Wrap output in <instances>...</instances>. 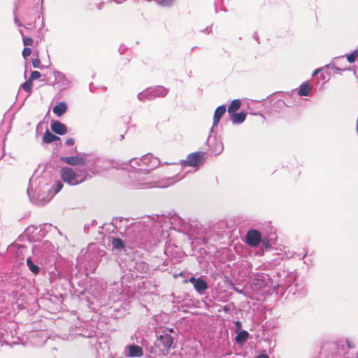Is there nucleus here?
<instances>
[{
	"label": "nucleus",
	"mask_w": 358,
	"mask_h": 358,
	"mask_svg": "<svg viewBox=\"0 0 358 358\" xmlns=\"http://www.w3.org/2000/svg\"><path fill=\"white\" fill-rule=\"evenodd\" d=\"M86 174L79 175L71 168L64 166L60 169V177L62 180L70 185H77L86 180Z\"/></svg>",
	"instance_id": "1"
},
{
	"label": "nucleus",
	"mask_w": 358,
	"mask_h": 358,
	"mask_svg": "<svg viewBox=\"0 0 358 358\" xmlns=\"http://www.w3.org/2000/svg\"><path fill=\"white\" fill-rule=\"evenodd\" d=\"M206 153L204 152H196L187 155L184 161L185 166L196 167L203 164L205 162Z\"/></svg>",
	"instance_id": "2"
},
{
	"label": "nucleus",
	"mask_w": 358,
	"mask_h": 358,
	"mask_svg": "<svg viewBox=\"0 0 358 358\" xmlns=\"http://www.w3.org/2000/svg\"><path fill=\"white\" fill-rule=\"evenodd\" d=\"M173 343V338L167 331L164 330L157 338V346L162 352H168Z\"/></svg>",
	"instance_id": "3"
},
{
	"label": "nucleus",
	"mask_w": 358,
	"mask_h": 358,
	"mask_svg": "<svg viewBox=\"0 0 358 358\" xmlns=\"http://www.w3.org/2000/svg\"><path fill=\"white\" fill-rule=\"evenodd\" d=\"M261 234L259 231L256 229H252L248 231L245 240L247 244L250 247H256L257 246L261 241Z\"/></svg>",
	"instance_id": "4"
},
{
	"label": "nucleus",
	"mask_w": 358,
	"mask_h": 358,
	"mask_svg": "<svg viewBox=\"0 0 358 358\" xmlns=\"http://www.w3.org/2000/svg\"><path fill=\"white\" fill-rule=\"evenodd\" d=\"M189 282L193 284L194 288L199 293H202L208 289L206 281L201 278H195L192 277L189 278Z\"/></svg>",
	"instance_id": "5"
},
{
	"label": "nucleus",
	"mask_w": 358,
	"mask_h": 358,
	"mask_svg": "<svg viewBox=\"0 0 358 358\" xmlns=\"http://www.w3.org/2000/svg\"><path fill=\"white\" fill-rule=\"evenodd\" d=\"M61 160L71 166H83L86 164V159L79 156L63 157Z\"/></svg>",
	"instance_id": "6"
},
{
	"label": "nucleus",
	"mask_w": 358,
	"mask_h": 358,
	"mask_svg": "<svg viewBox=\"0 0 358 358\" xmlns=\"http://www.w3.org/2000/svg\"><path fill=\"white\" fill-rule=\"evenodd\" d=\"M51 129L55 133L59 135H64L67 132L66 125L57 120L52 121Z\"/></svg>",
	"instance_id": "7"
},
{
	"label": "nucleus",
	"mask_w": 358,
	"mask_h": 358,
	"mask_svg": "<svg viewBox=\"0 0 358 358\" xmlns=\"http://www.w3.org/2000/svg\"><path fill=\"white\" fill-rule=\"evenodd\" d=\"M129 357H140L143 356V349L141 347L136 345H131L129 347Z\"/></svg>",
	"instance_id": "8"
},
{
	"label": "nucleus",
	"mask_w": 358,
	"mask_h": 358,
	"mask_svg": "<svg viewBox=\"0 0 358 358\" xmlns=\"http://www.w3.org/2000/svg\"><path fill=\"white\" fill-rule=\"evenodd\" d=\"M226 112V108L224 106H220L215 109L213 116V125H217L220 118Z\"/></svg>",
	"instance_id": "9"
},
{
	"label": "nucleus",
	"mask_w": 358,
	"mask_h": 358,
	"mask_svg": "<svg viewBox=\"0 0 358 358\" xmlns=\"http://www.w3.org/2000/svg\"><path fill=\"white\" fill-rule=\"evenodd\" d=\"M312 90V85L308 82L303 83L300 85L299 90L297 92L299 96H308Z\"/></svg>",
	"instance_id": "10"
},
{
	"label": "nucleus",
	"mask_w": 358,
	"mask_h": 358,
	"mask_svg": "<svg viewBox=\"0 0 358 358\" xmlns=\"http://www.w3.org/2000/svg\"><path fill=\"white\" fill-rule=\"evenodd\" d=\"M67 110V106L65 103L61 102L53 108V113L60 117Z\"/></svg>",
	"instance_id": "11"
},
{
	"label": "nucleus",
	"mask_w": 358,
	"mask_h": 358,
	"mask_svg": "<svg viewBox=\"0 0 358 358\" xmlns=\"http://www.w3.org/2000/svg\"><path fill=\"white\" fill-rule=\"evenodd\" d=\"M249 338V334L247 331L243 330L239 331L236 336V341L240 344H244Z\"/></svg>",
	"instance_id": "12"
},
{
	"label": "nucleus",
	"mask_w": 358,
	"mask_h": 358,
	"mask_svg": "<svg viewBox=\"0 0 358 358\" xmlns=\"http://www.w3.org/2000/svg\"><path fill=\"white\" fill-rule=\"evenodd\" d=\"M59 137L54 135L48 130H46V131L44 133L43 136V141L45 143H50L53 141H56L57 140H59Z\"/></svg>",
	"instance_id": "13"
},
{
	"label": "nucleus",
	"mask_w": 358,
	"mask_h": 358,
	"mask_svg": "<svg viewBox=\"0 0 358 358\" xmlns=\"http://www.w3.org/2000/svg\"><path fill=\"white\" fill-rule=\"evenodd\" d=\"M241 106V101L239 99H234L231 101L228 107L227 111L229 113H234L237 111Z\"/></svg>",
	"instance_id": "14"
},
{
	"label": "nucleus",
	"mask_w": 358,
	"mask_h": 358,
	"mask_svg": "<svg viewBox=\"0 0 358 358\" xmlns=\"http://www.w3.org/2000/svg\"><path fill=\"white\" fill-rule=\"evenodd\" d=\"M246 117V113L244 112H241L238 113H233L231 115V121L233 123H241L243 122Z\"/></svg>",
	"instance_id": "15"
},
{
	"label": "nucleus",
	"mask_w": 358,
	"mask_h": 358,
	"mask_svg": "<svg viewBox=\"0 0 358 358\" xmlns=\"http://www.w3.org/2000/svg\"><path fill=\"white\" fill-rule=\"evenodd\" d=\"M154 96H164L167 94V90L162 86L157 87L150 91Z\"/></svg>",
	"instance_id": "16"
},
{
	"label": "nucleus",
	"mask_w": 358,
	"mask_h": 358,
	"mask_svg": "<svg viewBox=\"0 0 358 358\" xmlns=\"http://www.w3.org/2000/svg\"><path fill=\"white\" fill-rule=\"evenodd\" d=\"M29 269L34 274L39 273V267L34 264L30 258H27L26 261Z\"/></svg>",
	"instance_id": "17"
},
{
	"label": "nucleus",
	"mask_w": 358,
	"mask_h": 358,
	"mask_svg": "<svg viewBox=\"0 0 358 358\" xmlns=\"http://www.w3.org/2000/svg\"><path fill=\"white\" fill-rule=\"evenodd\" d=\"M112 245L115 249H122L124 247V243L120 238H114L112 241Z\"/></svg>",
	"instance_id": "18"
},
{
	"label": "nucleus",
	"mask_w": 358,
	"mask_h": 358,
	"mask_svg": "<svg viewBox=\"0 0 358 358\" xmlns=\"http://www.w3.org/2000/svg\"><path fill=\"white\" fill-rule=\"evenodd\" d=\"M33 80L28 79L25 83L22 85V89L29 94L32 92Z\"/></svg>",
	"instance_id": "19"
},
{
	"label": "nucleus",
	"mask_w": 358,
	"mask_h": 358,
	"mask_svg": "<svg viewBox=\"0 0 358 358\" xmlns=\"http://www.w3.org/2000/svg\"><path fill=\"white\" fill-rule=\"evenodd\" d=\"M358 57V50L353 51L351 54L347 55V60L349 63H353Z\"/></svg>",
	"instance_id": "20"
},
{
	"label": "nucleus",
	"mask_w": 358,
	"mask_h": 358,
	"mask_svg": "<svg viewBox=\"0 0 358 358\" xmlns=\"http://www.w3.org/2000/svg\"><path fill=\"white\" fill-rule=\"evenodd\" d=\"M23 44L27 46H32L34 45V40L31 37H23Z\"/></svg>",
	"instance_id": "21"
},
{
	"label": "nucleus",
	"mask_w": 358,
	"mask_h": 358,
	"mask_svg": "<svg viewBox=\"0 0 358 358\" xmlns=\"http://www.w3.org/2000/svg\"><path fill=\"white\" fill-rule=\"evenodd\" d=\"M41 76V74L39 71H34L31 72L29 79H31V80H36L38 79Z\"/></svg>",
	"instance_id": "22"
},
{
	"label": "nucleus",
	"mask_w": 358,
	"mask_h": 358,
	"mask_svg": "<svg viewBox=\"0 0 358 358\" xmlns=\"http://www.w3.org/2000/svg\"><path fill=\"white\" fill-rule=\"evenodd\" d=\"M31 54V48L26 47L24 48L22 51V55L24 58H27Z\"/></svg>",
	"instance_id": "23"
},
{
	"label": "nucleus",
	"mask_w": 358,
	"mask_h": 358,
	"mask_svg": "<svg viewBox=\"0 0 358 358\" xmlns=\"http://www.w3.org/2000/svg\"><path fill=\"white\" fill-rule=\"evenodd\" d=\"M63 187L62 182L57 181L55 185V192L58 193Z\"/></svg>",
	"instance_id": "24"
},
{
	"label": "nucleus",
	"mask_w": 358,
	"mask_h": 358,
	"mask_svg": "<svg viewBox=\"0 0 358 358\" xmlns=\"http://www.w3.org/2000/svg\"><path fill=\"white\" fill-rule=\"evenodd\" d=\"M31 63L34 68H38L40 66L41 60L39 58H34L32 59Z\"/></svg>",
	"instance_id": "25"
},
{
	"label": "nucleus",
	"mask_w": 358,
	"mask_h": 358,
	"mask_svg": "<svg viewBox=\"0 0 358 358\" xmlns=\"http://www.w3.org/2000/svg\"><path fill=\"white\" fill-rule=\"evenodd\" d=\"M74 139L73 138H69L66 141V144L67 145H73L74 144Z\"/></svg>",
	"instance_id": "26"
},
{
	"label": "nucleus",
	"mask_w": 358,
	"mask_h": 358,
	"mask_svg": "<svg viewBox=\"0 0 358 358\" xmlns=\"http://www.w3.org/2000/svg\"><path fill=\"white\" fill-rule=\"evenodd\" d=\"M235 327H236V331L241 329V328H242V323H241V321H236L235 322Z\"/></svg>",
	"instance_id": "27"
},
{
	"label": "nucleus",
	"mask_w": 358,
	"mask_h": 358,
	"mask_svg": "<svg viewBox=\"0 0 358 358\" xmlns=\"http://www.w3.org/2000/svg\"><path fill=\"white\" fill-rule=\"evenodd\" d=\"M257 358H269V357L266 354H262L259 355Z\"/></svg>",
	"instance_id": "28"
},
{
	"label": "nucleus",
	"mask_w": 358,
	"mask_h": 358,
	"mask_svg": "<svg viewBox=\"0 0 358 358\" xmlns=\"http://www.w3.org/2000/svg\"><path fill=\"white\" fill-rule=\"evenodd\" d=\"M321 71V69H315L313 73V76H315L318 74V73Z\"/></svg>",
	"instance_id": "29"
},
{
	"label": "nucleus",
	"mask_w": 358,
	"mask_h": 358,
	"mask_svg": "<svg viewBox=\"0 0 358 358\" xmlns=\"http://www.w3.org/2000/svg\"><path fill=\"white\" fill-rule=\"evenodd\" d=\"M234 290H235L236 292H238V293H242V291H241V290H239V289H237V288H235V287H234Z\"/></svg>",
	"instance_id": "30"
},
{
	"label": "nucleus",
	"mask_w": 358,
	"mask_h": 358,
	"mask_svg": "<svg viewBox=\"0 0 358 358\" xmlns=\"http://www.w3.org/2000/svg\"><path fill=\"white\" fill-rule=\"evenodd\" d=\"M167 330H168V331H169V332H170V333H172V332H173V331H173V329H172V328H171V329H167Z\"/></svg>",
	"instance_id": "31"
},
{
	"label": "nucleus",
	"mask_w": 358,
	"mask_h": 358,
	"mask_svg": "<svg viewBox=\"0 0 358 358\" xmlns=\"http://www.w3.org/2000/svg\"><path fill=\"white\" fill-rule=\"evenodd\" d=\"M125 0H116V2L118 3H122V1H124Z\"/></svg>",
	"instance_id": "32"
},
{
	"label": "nucleus",
	"mask_w": 358,
	"mask_h": 358,
	"mask_svg": "<svg viewBox=\"0 0 358 358\" xmlns=\"http://www.w3.org/2000/svg\"><path fill=\"white\" fill-rule=\"evenodd\" d=\"M332 68L334 69L338 70V69L337 67H336L334 64H333Z\"/></svg>",
	"instance_id": "33"
},
{
	"label": "nucleus",
	"mask_w": 358,
	"mask_h": 358,
	"mask_svg": "<svg viewBox=\"0 0 358 358\" xmlns=\"http://www.w3.org/2000/svg\"><path fill=\"white\" fill-rule=\"evenodd\" d=\"M188 281L187 280L183 281V283H187Z\"/></svg>",
	"instance_id": "34"
},
{
	"label": "nucleus",
	"mask_w": 358,
	"mask_h": 358,
	"mask_svg": "<svg viewBox=\"0 0 358 358\" xmlns=\"http://www.w3.org/2000/svg\"><path fill=\"white\" fill-rule=\"evenodd\" d=\"M179 275H180V276H182L183 275V273H180Z\"/></svg>",
	"instance_id": "35"
},
{
	"label": "nucleus",
	"mask_w": 358,
	"mask_h": 358,
	"mask_svg": "<svg viewBox=\"0 0 358 358\" xmlns=\"http://www.w3.org/2000/svg\"><path fill=\"white\" fill-rule=\"evenodd\" d=\"M348 346L349 348H351L350 344H349V343H348Z\"/></svg>",
	"instance_id": "36"
}]
</instances>
